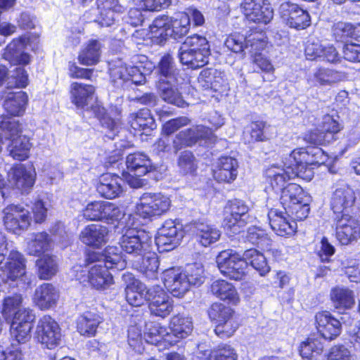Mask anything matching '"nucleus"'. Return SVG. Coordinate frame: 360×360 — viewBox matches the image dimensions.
Masks as SVG:
<instances>
[{"instance_id": "nucleus-1", "label": "nucleus", "mask_w": 360, "mask_h": 360, "mask_svg": "<svg viewBox=\"0 0 360 360\" xmlns=\"http://www.w3.org/2000/svg\"><path fill=\"white\" fill-rule=\"evenodd\" d=\"M85 266L75 265L71 270L72 276L84 285L90 284L97 290H105L114 283L109 269L122 271L127 266L120 248L108 246L101 255L94 253L86 259Z\"/></svg>"}, {"instance_id": "nucleus-2", "label": "nucleus", "mask_w": 360, "mask_h": 360, "mask_svg": "<svg viewBox=\"0 0 360 360\" xmlns=\"http://www.w3.org/2000/svg\"><path fill=\"white\" fill-rule=\"evenodd\" d=\"M141 222L136 215L129 214L121 221L122 236L120 239V248L134 258H141L148 251L151 238L141 229Z\"/></svg>"}, {"instance_id": "nucleus-3", "label": "nucleus", "mask_w": 360, "mask_h": 360, "mask_svg": "<svg viewBox=\"0 0 360 360\" xmlns=\"http://www.w3.org/2000/svg\"><path fill=\"white\" fill-rule=\"evenodd\" d=\"M150 38L159 44L168 38L178 39L185 36L190 28L189 15L184 12L176 13L173 17L160 15L150 25Z\"/></svg>"}, {"instance_id": "nucleus-4", "label": "nucleus", "mask_w": 360, "mask_h": 360, "mask_svg": "<svg viewBox=\"0 0 360 360\" xmlns=\"http://www.w3.org/2000/svg\"><path fill=\"white\" fill-rule=\"evenodd\" d=\"M290 154L283 158L282 165L274 164L265 171L266 182L271 189L279 193L286 186L287 181L299 177L305 181L312 179V173L309 169L300 170L295 166L294 161H290Z\"/></svg>"}, {"instance_id": "nucleus-5", "label": "nucleus", "mask_w": 360, "mask_h": 360, "mask_svg": "<svg viewBox=\"0 0 360 360\" xmlns=\"http://www.w3.org/2000/svg\"><path fill=\"white\" fill-rule=\"evenodd\" d=\"M0 129L6 139L11 140L7 147L9 155L15 160L23 161L28 158L31 143L29 139L22 136L20 124L11 118H4L0 122Z\"/></svg>"}, {"instance_id": "nucleus-6", "label": "nucleus", "mask_w": 360, "mask_h": 360, "mask_svg": "<svg viewBox=\"0 0 360 360\" xmlns=\"http://www.w3.org/2000/svg\"><path fill=\"white\" fill-rule=\"evenodd\" d=\"M171 207L169 198L160 193H143L136 205V214L143 219L158 217L167 213Z\"/></svg>"}, {"instance_id": "nucleus-7", "label": "nucleus", "mask_w": 360, "mask_h": 360, "mask_svg": "<svg viewBox=\"0 0 360 360\" xmlns=\"http://www.w3.org/2000/svg\"><path fill=\"white\" fill-rule=\"evenodd\" d=\"M248 205L242 200H229L224 207V229L233 234L240 232L250 219Z\"/></svg>"}, {"instance_id": "nucleus-8", "label": "nucleus", "mask_w": 360, "mask_h": 360, "mask_svg": "<svg viewBox=\"0 0 360 360\" xmlns=\"http://www.w3.org/2000/svg\"><path fill=\"white\" fill-rule=\"evenodd\" d=\"M216 262L220 272L231 279L241 280L245 275L246 262L233 250L229 249L219 252Z\"/></svg>"}, {"instance_id": "nucleus-9", "label": "nucleus", "mask_w": 360, "mask_h": 360, "mask_svg": "<svg viewBox=\"0 0 360 360\" xmlns=\"http://www.w3.org/2000/svg\"><path fill=\"white\" fill-rule=\"evenodd\" d=\"M3 222L9 232L20 235L31 224L32 217L30 211L22 205L11 204L3 210Z\"/></svg>"}, {"instance_id": "nucleus-10", "label": "nucleus", "mask_w": 360, "mask_h": 360, "mask_svg": "<svg viewBox=\"0 0 360 360\" xmlns=\"http://www.w3.org/2000/svg\"><path fill=\"white\" fill-rule=\"evenodd\" d=\"M266 37L262 32H255L248 37L240 33L229 35L226 41L225 46L234 53H253L254 51H262L266 46Z\"/></svg>"}, {"instance_id": "nucleus-11", "label": "nucleus", "mask_w": 360, "mask_h": 360, "mask_svg": "<svg viewBox=\"0 0 360 360\" xmlns=\"http://www.w3.org/2000/svg\"><path fill=\"white\" fill-rule=\"evenodd\" d=\"M34 335L44 347L52 349L60 342L61 330L54 319L49 315H44L37 321Z\"/></svg>"}, {"instance_id": "nucleus-12", "label": "nucleus", "mask_w": 360, "mask_h": 360, "mask_svg": "<svg viewBox=\"0 0 360 360\" xmlns=\"http://www.w3.org/2000/svg\"><path fill=\"white\" fill-rule=\"evenodd\" d=\"M290 161H294L300 170L309 169L314 177V166L324 165L328 156L319 147H307L295 149L290 154Z\"/></svg>"}, {"instance_id": "nucleus-13", "label": "nucleus", "mask_w": 360, "mask_h": 360, "mask_svg": "<svg viewBox=\"0 0 360 360\" xmlns=\"http://www.w3.org/2000/svg\"><path fill=\"white\" fill-rule=\"evenodd\" d=\"M215 140L211 129L202 124L180 131L173 140V148L175 153L186 148L191 147L200 141L212 143Z\"/></svg>"}, {"instance_id": "nucleus-14", "label": "nucleus", "mask_w": 360, "mask_h": 360, "mask_svg": "<svg viewBox=\"0 0 360 360\" xmlns=\"http://www.w3.org/2000/svg\"><path fill=\"white\" fill-rule=\"evenodd\" d=\"M278 14L283 22L290 28L304 30L311 24L309 13L290 1H283L280 4Z\"/></svg>"}, {"instance_id": "nucleus-15", "label": "nucleus", "mask_w": 360, "mask_h": 360, "mask_svg": "<svg viewBox=\"0 0 360 360\" xmlns=\"http://www.w3.org/2000/svg\"><path fill=\"white\" fill-rule=\"evenodd\" d=\"M184 237L182 226L173 220H167L158 230L155 243L160 252H168L177 247Z\"/></svg>"}, {"instance_id": "nucleus-16", "label": "nucleus", "mask_w": 360, "mask_h": 360, "mask_svg": "<svg viewBox=\"0 0 360 360\" xmlns=\"http://www.w3.org/2000/svg\"><path fill=\"white\" fill-rule=\"evenodd\" d=\"M240 9L249 21L268 24L273 19L274 11L268 0H243Z\"/></svg>"}, {"instance_id": "nucleus-17", "label": "nucleus", "mask_w": 360, "mask_h": 360, "mask_svg": "<svg viewBox=\"0 0 360 360\" xmlns=\"http://www.w3.org/2000/svg\"><path fill=\"white\" fill-rule=\"evenodd\" d=\"M148 308L151 314L165 319L173 311L174 302L162 287L155 285L149 288Z\"/></svg>"}, {"instance_id": "nucleus-18", "label": "nucleus", "mask_w": 360, "mask_h": 360, "mask_svg": "<svg viewBox=\"0 0 360 360\" xmlns=\"http://www.w3.org/2000/svg\"><path fill=\"white\" fill-rule=\"evenodd\" d=\"M30 40V34L13 39L5 48L3 58L13 65H27L30 64L31 56L25 52Z\"/></svg>"}, {"instance_id": "nucleus-19", "label": "nucleus", "mask_w": 360, "mask_h": 360, "mask_svg": "<svg viewBox=\"0 0 360 360\" xmlns=\"http://www.w3.org/2000/svg\"><path fill=\"white\" fill-rule=\"evenodd\" d=\"M304 53L307 60H317L329 63H339L341 58L336 49L333 45L323 44L317 39L307 41Z\"/></svg>"}, {"instance_id": "nucleus-20", "label": "nucleus", "mask_w": 360, "mask_h": 360, "mask_svg": "<svg viewBox=\"0 0 360 360\" xmlns=\"http://www.w3.org/2000/svg\"><path fill=\"white\" fill-rule=\"evenodd\" d=\"M97 8L99 15L96 18L89 16V13L83 15L84 20L86 22H97L101 27H110L115 22V13H122L124 7L118 3L117 0H97Z\"/></svg>"}, {"instance_id": "nucleus-21", "label": "nucleus", "mask_w": 360, "mask_h": 360, "mask_svg": "<svg viewBox=\"0 0 360 360\" xmlns=\"http://www.w3.org/2000/svg\"><path fill=\"white\" fill-rule=\"evenodd\" d=\"M144 339L146 342L155 345L159 350L167 349L176 343V340H172V335L165 326L153 321L146 323Z\"/></svg>"}, {"instance_id": "nucleus-22", "label": "nucleus", "mask_w": 360, "mask_h": 360, "mask_svg": "<svg viewBox=\"0 0 360 360\" xmlns=\"http://www.w3.org/2000/svg\"><path fill=\"white\" fill-rule=\"evenodd\" d=\"M356 200L354 190L347 184L338 186L332 193L330 198V207L339 217L345 214H349Z\"/></svg>"}, {"instance_id": "nucleus-23", "label": "nucleus", "mask_w": 360, "mask_h": 360, "mask_svg": "<svg viewBox=\"0 0 360 360\" xmlns=\"http://www.w3.org/2000/svg\"><path fill=\"white\" fill-rule=\"evenodd\" d=\"M10 183L21 193H29L36 180V172L32 165H19L11 169L8 174Z\"/></svg>"}, {"instance_id": "nucleus-24", "label": "nucleus", "mask_w": 360, "mask_h": 360, "mask_svg": "<svg viewBox=\"0 0 360 360\" xmlns=\"http://www.w3.org/2000/svg\"><path fill=\"white\" fill-rule=\"evenodd\" d=\"M336 220V238L342 245H348L360 238V223L349 214H345Z\"/></svg>"}, {"instance_id": "nucleus-25", "label": "nucleus", "mask_w": 360, "mask_h": 360, "mask_svg": "<svg viewBox=\"0 0 360 360\" xmlns=\"http://www.w3.org/2000/svg\"><path fill=\"white\" fill-rule=\"evenodd\" d=\"M110 75L114 82L120 80L123 82H131L139 85L145 82V77L141 70V66L129 65L118 60L110 65Z\"/></svg>"}, {"instance_id": "nucleus-26", "label": "nucleus", "mask_w": 360, "mask_h": 360, "mask_svg": "<svg viewBox=\"0 0 360 360\" xmlns=\"http://www.w3.org/2000/svg\"><path fill=\"white\" fill-rule=\"evenodd\" d=\"M187 279L183 270L179 267H172L162 272L163 283L174 297H182L188 291Z\"/></svg>"}, {"instance_id": "nucleus-27", "label": "nucleus", "mask_w": 360, "mask_h": 360, "mask_svg": "<svg viewBox=\"0 0 360 360\" xmlns=\"http://www.w3.org/2000/svg\"><path fill=\"white\" fill-rule=\"evenodd\" d=\"M268 219L272 230L278 236H292L296 231V221L288 215L286 211L271 209L268 212Z\"/></svg>"}, {"instance_id": "nucleus-28", "label": "nucleus", "mask_w": 360, "mask_h": 360, "mask_svg": "<svg viewBox=\"0 0 360 360\" xmlns=\"http://www.w3.org/2000/svg\"><path fill=\"white\" fill-rule=\"evenodd\" d=\"M189 231L201 245L208 247L219 240L221 231L214 225L204 221H195L189 226Z\"/></svg>"}, {"instance_id": "nucleus-29", "label": "nucleus", "mask_w": 360, "mask_h": 360, "mask_svg": "<svg viewBox=\"0 0 360 360\" xmlns=\"http://www.w3.org/2000/svg\"><path fill=\"white\" fill-rule=\"evenodd\" d=\"M59 297V290L51 283H44L35 289L33 303L40 310L46 311L55 308Z\"/></svg>"}, {"instance_id": "nucleus-30", "label": "nucleus", "mask_w": 360, "mask_h": 360, "mask_svg": "<svg viewBox=\"0 0 360 360\" xmlns=\"http://www.w3.org/2000/svg\"><path fill=\"white\" fill-rule=\"evenodd\" d=\"M123 279L129 283L125 288L126 300L127 302L134 307H139L146 301H148L149 289L145 284L134 279L132 274H124Z\"/></svg>"}, {"instance_id": "nucleus-31", "label": "nucleus", "mask_w": 360, "mask_h": 360, "mask_svg": "<svg viewBox=\"0 0 360 360\" xmlns=\"http://www.w3.org/2000/svg\"><path fill=\"white\" fill-rule=\"evenodd\" d=\"M238 162L230 156L219 158L212 166L214 179L219 182L231 183L238 176Z\"/></svg>"}, {"instance_id": "nucleus-32", "label": "nucleus", "mask_w": 360, "mask_h": 360, "mask_svg": "<svg viewBox=\"0 0 360 360\" xmlns=\"http://www.w3.org/2000/svg\"><path fill=\"white\" fill-rule=\"evenodd\" d=\"M315 319L318 332L324 339L333 340L340 335L342 324L330 312H319L316 314Z\"/></svg>"}, {"instance_id": "nucleus-33", "label": "nucleus", "mask_w": 360, "mask_h": 360, "mask_svg": "<svg viewBox=\"0 0 360 360\" xmlns=\"http://www.w3.org/2000/svg\"><path fill=\"white\" fill-rule=\"evenodd\" d=\"M124 183L123 179L119 176L105 173L100 176L96 190L102 197L113 199L119 197L122 193Z\"/></svg>"}, {"instance_id": "nucleus-34", "label": "nucleus", "mask_w": 360, "mask_h": 360, "mask_svg": "<svg viewBox=\"0 0 360 360\" xmlns=\"http://www.w3.org/2000/svg\"><path fill=\"white\" fill-rule=\"evenodd\" d=\"M108 229L106 226L97 224H91L85 226L81 231V241L90 247L99 248L108 240Z\"/></svg>"}, {"instance_id": "nucleus-35", "label": "nucleus", "mask_w": 360, "mask_h": 360, "mask_svg": "<svg viewBox=\"0 0 360 360\" xmlns=\"http://www.w3.org/2000/svg\"><path fill=\"white\" fill-rule=\"evenodd\" d=\"M182 79L178 81L159 80L158 89L161 98L167 103L184 108L186 103L179 91V86Z\"/></svg>"}, {"instance_id": "nucleus-36", "label": "nucleus", "mask_w": 360, "mask_h": 360, "mask_svg": "<svg viewBox=\"0 0 360 360\" xmlns=\"http://www.w3.org/2000/svg\"><path fill=\"white\" fill-rule=\"evenodd\" d=\"M343 75L337 70L319 67L316 68L312 74L307 76V81L311 86H332L341 81Z\"/></svg>"}, {"instance_id": "nucleus-37", "label": "nucleus", "mask_w": 360, "mask_h": 360, "mask_svg": "<svg viewBox=\"0 0 360 360\" xmlns=\"http://www.w3.org/2000/svg\"><path fill=\"white\" fill-rule=\"evenodd\" d=\"M94 91L92 85L73 82L70 86L71 101L77 108L88 110Z\"/></svg>"}, {"instance_id": "nucleus-38", "label": "nucleus", "mask_w": 360, "mask_h": 360, "mask_svg": "<svg viewBox=\"0 0 360 360\" xmlns=\"http://www.w3.org/2000/svg\"><path fill=\"white\" fill-rule=\"evenodd\" d=\"M330 297L333 306L340 311L350 309L355 304L354 292L347 287L338 285L333 288Z\"/></svg>"}, {"instance_id": "nucleus-39", "label": "nucleus", "mask_w": 360, "mask_h": 360, "mask_svg": "<svg viewBox=\"0 0 360 360\" xmlns=\"http://www.w3.org/2000/svg\"><path fill=\"white\" fill-rule=\"evenodd\" d=\"M170 335L172 340H176V342L181 339L186 338L193 331V326L192 319L184 314L173 316L169 323Z\"/></svg>"}, {"instance_id": "nucleus-40", "label": "nucleus", "mask_w": 360, "mask_h": 360, "mask_svg": "<svg viewBox=\"0 0 360 360\" xmlns=\"http://www.w3.org/2000/svg\"><path fill=\"white\" fill-rule=\"evenodd\" d=\"M102 322V317L97 313L86 311L78 317L77 320V329L82 335L87 337L94 336L98 326Z\"/></svg>"}, {"instance_id": "nucleus-41", "label": "nucleus", "mask_w": 360, "mask_h": 360, "mask_svg": "<svg viewBox=\"0 0 360 360\" xmlns=\"http://www.w3.org/2000/svg\"><path fill=\"white\" fill-rule=\"evenodd\" d=\"M28 97L25 92H10L7 94L3 106L11 116H21L25 110Z\"/></svg>"}, {"instance_id": "nucleus-42", "label": "nucleus", "mask_w": 360, "mask_h": 360, "mask_svg": "<svg viewBox=\"0 0 360 360\" xmlns=\"http://www.w3.org/2000/svg\"><path fill=\"white\" fill-rule=\"evenodd\" d=\"M212 293L221 300L232 304H237L239 302V295L236 288L232 283L222 279L214 281L211 286Z\"/></svg>"}, {"instance_id": "nucleus-43", "label": "nucleus", "mask_w": 360, "mask_h": 360, "mask_svg": "<svg viewBox=\"0 0 360 360\" xmlns=\"http://www.w3.org/2000/svg\"><path fill=\"white\" fill-rule=\"evenodd\" d=\"M52 246V240L46 232L32 233L27 241L26 251L27 254L39 256L49 251Z\"/></svg>"}, {"instance_id": "nucleus-44", "label": "nucleus", "mask_w": 360, "mask_h": 360, "mask_svg": "<svg viewBox=\"0 0 360 360\" xmlns=\"http://www.w3.org/2000/svg\"><path fill=\"white\" fill-rule=\"evenodd\" d=\"M126 165L129 172L139 176L147 174L152 167L150 160L143 153H135L128 155Z\"/></svg>"}, {"instance_id": "nucleus-45", "label": "nucleus", "mask_w": 360, "mask_h": 360, "mask_svg": "<svg viewBox=\"0 0 360 360\" xmlns=\"http://www.w3.org/2000/svg\"><path fill=\"white\" fill-rule=\"evenodd\" d=\"M131 127L135 130L148 135L156 127L154 118L148 108H142L133 115Z\"/></svg>"}, {"instance_id": "nucleus-46", "label": "nucleus", "mask_w": 360, "mask_h": 360, "mask_svg": "<svg viewBox=\"0 0 360 360\" xmlns=\"http://www.w3.org/2000/svg\"><path fill=\"white\" fill-rule=\"evenodd\" d=\"M267 128L268 126L264 121L252 122L244 129V139L248 143L265 141L269 139L266 132Z\"/></svg>"}, {"instance_id": "nucleus-47", "label": "nucleus", "mask_w": 360, "mask_h": 360, "mask_svg": "<svg viewBox=\"0 0 360 360\" xmlns=\"http://www.w3.org/2000/svg\"><path fill=\"white\" fill-rule=\"evenodd\" d=\"M280 202L283 208L297 202H302L307 197L302 188L297 184L289 183L280 193Z\"/></svg>"}, {"instance_id": "nucleus-48", "label": "nucleus", "mask_w": 360, "mask_h": 360, "mask_svg": "<svg viewBox=\"0 0 360 360\" xmlns=\"http://www.w3.org/2000/svg\"><path fill=\"white\" fill-rule=\"evenodd\" d=\"M243 259L247 265L250 264L261 276H265L270 271L264 255L256 249H249L244 252Z\"/></svg>"}, {"instance_id": "nucleus-49", "label": "nucleus", "mask_w": 360, "mask_h": 360, "mask_svg": "<svg viewBox=\"0 0 360 360\" xmlns=\"http://www.w3.org/2000/svg\"><path fill=\"white\" fill-rule=\"evenodd\" d=\"M101 43L97 40H90L78 56L79 62L84 65H93L99 61Z\"/></svg>"}, {"instance_id": "nucleus-50", "label": "nucleus", "mask_w": 360, "mask_h": 360, "mask_svg": "<svg viewBox=\"0 0 360 360\" xmlns=\"http://www.w3.org/2000/svg\"><path fill=\"white\" fill-rule=\"evenodd\" d=\"M323 342L319 338H309L300 346V354L302 358L317 360L323 351Z\"/></svg>"}, {"instance_id": "nucleus-51", "label": "nucleus", "mask_w": 360, "mask_h": 360, "mask_svg": "<svg viewBox=\"0 0 360 360\" xmlns=\"http://www.w3.org/2000/svg\"><path fill=\"white\" fill-rule=\"evenodd\" d=\"M158 72L160 75V80L178 81L179 79H181L173 58L169 54L161 58L158 66Z\"/></svg>"}, {"instance_id": "nucleus-52", "label": "nucleus", "mask_w": 360, "mask_h": 360, "mask_svg": "<svg viewBox=\"0 0 360 360\" xmlns=\"http://www.w3.org/2000/svg\"><path fill=\"white\" fill-rule=\"evenodd\" d=\"M179 58L183 65L192 69L201 68L208 63V58L203 53H196L182 44L179 50Z\"/></svg>"}, {"instance_id": "nucleus-53", "label": "nucleus", "mask_w": 360, "mask_h": 360, "mask_svg": "<svg viewBox=\"0 0 360 360\" xmlns=\"http://www.w3.org/2000/svg\"><path fill=\"white\" fill-rule=\"evenodd\" d=\"M245 238L247 241L262 250H269L271 245V240L268 234L258 226L249 227Z\"/></svg>"}, {"instance_id": "nucleus-54", "label": "nucleus", "mask_w": 360, "mask_h": 360, "mask_svg": "<svg viewBox=\"0 0 360 360\" xmlns=\"http://www.w3.org/2000/svg\"><path fill=\"white\" fill-rule=\"evenodd\" d=\"M39 277L43 280L51 279L58 271V262L56 257L44 255L37 260Z\"/></svg>"}, {"instance_id": "nucleus-55", "label": "nucleus", "mask_w": 360, "mask_h": 360, "mask_svg": "<svg viewBox=\"0 0 360 360\" xmlns=\"http://www.w3.org/2000/svg\"><path fill=\"white\" fill-rule=\"evenodd\" d=\"M319 128L326 137L328 143H330L336 139L335 136L342 127L339 122L338 116L334 117L333 115H326L323 117Z\"/></svg>"}, {"instance_id": "nucleus-56", "label": "nucleus", "mask_w": 360, "mask_h": 360, "mask_svg": "<svg viewBox=\"0 0 360 360\" xmlns=\"http://www.w3.org/2000/svg\"><path fill=\"white\" fill-rule=\"evenodd\" d=\"M96 115L100 118V122L102 127L107 129L105 136L110 139H114L115 136L120 131V123L118 120H115L108 117H104L105 109L98 105L91 108Z\"/></svg>"}, {"instance_id": "nucleus-57", "label": "nucleus", "mask_w": 360, "mask_h": 360, "mask_svg": "<svg viewBox=\"0 0 360 360\" xmlns=\"http://www.w3.org/2000/svg\"><path fill=\"white\" fill-rule=\"evenodd\" d=\"M184 47L188 48L196 53H203L208 58L210 55V45L207 39L198 34H193L186 39L183 43Z\"/></svg>"}, {"instance_id": "nucleus-58", "label": "nucleus", "mask_w": 360, "mask_h": 360, "mask_svg": "<svg viewBox=\"0 0 360 360\" xmlns=\"http://www.w3.org/2000/svg\"><path fill=\"white\" fill-rule=\"evenodd\" d=\"M333 34L338 40H343L347 37L357 39L360 37V22L356 25L338 22L334 26Z\"/></svg>"}, {"instance_id": "nucleus-59", "label": "nucleus", "mask_w": 360, "mask_h": 360, "mask_svg": "<svg viewBox=\"0 0 360 360\" xmlns=\"http://www.w3.org/2000/svg\"><path fill=\"white\" fill-rule=\"evenodd\" d=\"M137 266H139L141 271L146 273L147 277H155V274L159 267V261L156 255L153 252L144 254L141 258H136Z\"/></svg>"}, {"instance_id": "nucleus-60", "label": "nucleus", "mask_w": 360, "mask_h": 360, "mask_svg": "<svg viewBox=\"0 0 360 360\" xmlns=\"http://www.w3.org/2000/svg\"><path fill=\"white\" fill-rule=\"evenodd\" d=\"M129 214H124L122 210L116 205L110 202L103 201L102 220H105L108 223L118 221V226L122 229L120 226L121 221L124 220L125 217Z\"/></svg>"}, {"instance_id": "nucleus-61", "label": "nucleus", "mask_w": 360, "mask_h": 360, "mask_svg": "<svg viewBox=\"0 0 360 360\" xmlns=\"http://www.w3.org/2000/svg\"><path fill=\"white\" fill-rule=\"evenodd\" d=\"M284 210L295 221L304 220L309 213V197L307 195L302 198V202H297L292 205L285 207Z\"/></svg>"}, {"instance_id": "nucleus-62", "label": "nucleus", "mask_w": 360, "mask_h": 360, "mask_svg": "<svg viewBox=\"0 0 360 360\" xmlns=\"http://www.w3.org/2000/svg\"><path fill=\"white\" fill-rule=\"evenodd\" d=\"M183 271L188 278L189 288L191 285H200L204 282V269L200 264L187 265Z\"/></svg>"}, {"instance_id": "nucleus-63", "label": "nucleus", "mask_w": 360, "mask_h": 360, "mask_svg": "<svg viewBox=\"0 0 360 360\" xmlns=\"http://www.w3.org/2000/svg\"><path fill=\"white\" fill-rule=\"evenodd\" d=\"M32 325L25 323L20 325L19 323H11L10 327L11 337L13 340L18 343H25L31 338V330Z\"/></svg>"}, {"instance_id": "nucleus-64", "label": "nucleus", "mask_w": 360, "mask_h": 360, "mask_svg": "<svg viewBox=\"0 0 360 360\" xmlns=\"http://www.w3.org/2000/svg\"><path fill=\"white\" fill-rule=\"evenodd\" d=\"M233 311L221 303H214L208 311V315L216 325L232 316Z\"/></svg>"}]
</instances>
